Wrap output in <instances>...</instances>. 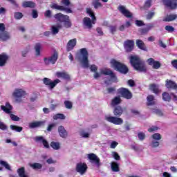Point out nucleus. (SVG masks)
I'll return each instance as SVG.
<instances>
[{
	"instance_id": "nucleus-1",
	"label": "nucleus",
	"mask_w": 177,
	"mask_h": 177,
	"mask_svg": "<svg viewBox=\"0 0 177 177\" xmlns=\"http://www.w3.org/2000/svg\"><path fill=\"white\" fill-rule=\"evenodd\" d=\"M127 110V108H122V106L118 105L113 109V115L115 116L105 115V121L114 124V125H122L124 124V120L120 118L124 114V112Z\"/></svg>"
},
{
	"instance_id": "nucleus-2",
	"label": "nucleus",
	"mask_w": 177,
	"mask_h": 177,
	"mask_svg": "<svg viewBox=\"0 0 177 177\" xmlns=\"http://www.w3.org/2000/svg\"><path fill=\"white\" fill-rule=\"evenodd\" d=\"M130 63L135 70L140 71V73H146L147 71L145 62L140 60V58L138 56L131 55L130 57Z\"/></svg>"
},
{
	"instance_id": "nucleus-3",
	"label": "nucleus",
	"mask_w": 177,
	"mask_h": 177,
	"mask_svg": "<svg viewBox=\"0 0 177 177\" xmlns=\"http://www.w3.org/2000/svg\"><path fill=\"white\" fill-rule=\"evenodd\" d=\"M110 64L112 68L120 74L126 75V74L129 73L128 66L125 64L117 61L115 59H111Z\"/></svg>"
},
{
	"instance_id": "nucleus-4",
	"label": "nucleus",
	"mask_w": 177,
	"mask_h": 177,
	"mask_svg": "<svg viewBox=\"0 0 177 177\" xmlns=\"http://www.w3.org/2000/svg\"><path fill=\"white\" fill-rule=\"evenodd\" d=\"M80 55L82 56L81 63L85 68H88L89 67V54L88 53V50L86 48H83L80 49Z\"/></svg>"
},
{
	"instance_id": "nucleus-5",
	"label": "nucleus",
	"mask_w": 177,
	"mask_h": 177,
	"mask_svg": "<svg viewBox=\"0 0 177 177\" xmlns=\"http://www.w3.org/2000/svg\"><path fill=\"white\" fill-rule=\"evenodd\" d=\"M118 95H120L124 99H127V100H129L133 97V95L132 94V92L129 91V89L125 88V87H121L118 89Z\"/></svg>"
},
{
	"instance_id": "nucleus-6",
	"label": "nucleus",
	"mask_w": 177,
	"mask_h": 177,
	"mask_svg": "<svg viewBox=\"0 0 177 177\" xmlns=\"http://www.w3.org/2000/svg\"><path fill=\"white\" fill-rule=\"evenodd\" d=\"M8 39H10V35H9V32L5 31V24H0V41L5 42Z\"/></svg>"
},
{
	"instance_id": "nucleus-7",
	"label": "nucleus",
	"mask_w": 177,
	"mask_h": 177,
	"mask_svg": "<svg viewBox=\"0 0 177 177\" xmlns=\"http://www.w3.org/2000/svg\"><path fill=\"white\" fill-rule=\"evenodd\" d=\"M57 59H59V53H57V52L55 51L53 53V54L48 57H44V63L46 64V66H49V64H55L56 62H57Z\"/></svg>"
},
{
	"instance_id": "nucleus-8",
	"label": "nucleus",
	"mask_w": 177,
	"mask_h": 177,
	"mask_svg": "<svg viewBox=\"0 0 177 177\" xmlns=\"http://www.w3.org/2000/svg\"><path fill=\"white\" fill-rule=\"evenodd\" d=\"M136 25L137 26V27H142L141 28L138 29V32H140L141 35H145L147 34V32H149V31L151 30L152 27L150 25L145 24V23H136Z\"/></svg>"
},
{
	"instance_id": "nucleus-9",
	"label": "nucleus",
	"mask_w": 177,
	"mask_h": 177,
	"mask_svg": "<svg viewBox=\"0 0 177 177\" xmlns=\"http://www.w3.org/2000/svg\"><path fill=\"white\" fill-rule=\"evenodd\" d=\"M43 82L44 85L48 86L49 89H53V88H55V86H56L57 84H59L60 80L56 79L53 82L52 80L48 77H44L43 79Z\"/></svg>"
},
{
	"instance_id": "nucleus-10",
	"label": "nucleus",
	"mask_w": 177,
	"mask_h": 177,
	"mask_svg": "<svg viewBox=\"0 0 177 177\" xmlns=\"http://www.w3.org/2000/svg\"><path fill=\"white\" fill-rule=\"evenodd\" d=\"M76 172L80 174V175H84L88 171V165L85 162H80L76 165L75 168Z\"/></svg>"
},
{
	"instance_id": "nucleus-11",
	"label": "nucleus",
	"mask_w": 177,
	"mask_h": 177,
	"mask_svg": "<svg viewBox=\"0 0 177 177\" xmlns=\"http://www.w3.org/2000/svg\"><path fill=\"white\" fill-rule=\"evenodd\" d=\"M118 10L123 15L124 17L127 19L132 18L133 14L129 11V10L127 9L125 6L120 5L118 8Z\"/></svg>"
},
{
	"instance_id": "nucleus-12",
	"label": "nucleus",
	"mask_w": 177,
	"mask_h": 177,
	"mask_svg": "<svg viewBox=\"0 0 177 177\" xmlns=\"http://www.w3.org/2000/svg\"><path fill=\"white\" fill-rule=\"evenodd\" d=\"M162 2L169 9L172 10L177 9V0H162Z\"/></svg>"
},
{
	"instance_id": "nucleus-13",
	"label": "nucleus",
	"mask_w": 177,
	"mask_h": 177,
	"mask_svg": "<svg viewBox=\"0 0 177 177\" xmlns=\"http://www.w3.org/2000/svg\"><path fill=\"white\" fill-rule=\"evenodd\" d=\"M51 9H55L56 10H61L62 12H66V13H73V10H71L68 8H66L63 6H59L57 3H53L50 5Z\"/></svg>"
},
{
	"instance_id": "nucleus-14",
	"label": "nucleus",
	"mask_w": 177,
	"mask_h": 177,
	"mask_svg": "<svg viewBox=\"0 0 177 177\" xmlns=\"http://www.w3.org/2000/svg\"><path fill=\"white\" fill-rule=\"evenodd\" d=\"M101 74H103L104 75H109L113 82H117V75H115V73H114L111 69L107 68L102 70L101 71Z\"/></svg>"
},
{
	"instance_id": "nucleus-15",
	"label": "nucleus",
	"mask_w": 177,
	"mask_h": 177,
	"mask_svg": "<svg viewBox=\"0 0 177 177\" xmlns=\"http://www.w3.org/2000/svg\"><path fill=\"white\" fill-rule=\"evenodd\" d=\"M134 46L135 41H133V40L127 39L124 43V48L127 53L132 52Z\"/></svg>"
},
{
	"instance_id": "nucleus-16",
	"label": "nucleus",
	"mask_w": 177,
	"mask_h": 177,
	"mask_svg": "<svg viewBox=\"0 0 177 177\" xmlns=\"http://www.w3.org/2000/svg\"><path fill=\"white\" fill-rule=\"evenodd\" d=\"M12 96L15 97L16 102H21V97H23V96H26V91L22 89H16L12 93Z\"/></svg>"
},
{
	"instance_id": "nucleus-17",
	"label": "nucleus",
	"mask_w": 177,
	"mask_h": 177,
	"mask_svg": "<svg viewBox=\"0 0 177 177\" xmlns=\"http://www.w3.org/2000/svg\"><path fill=\"white\" fill-rule=\"evenodd\" d=\"M77 46V39H72L69 40L66 44V52H71Z\"/></svg>"
},
{
	"instance_id": "nucleus-18",
	"label": "nucleus",
	"mask_w": 177,
	"mask_h": 177,
	"mask_svg": "<svg viewBox=\"0 0 177 177\" xmlns=\"http://www.w3.org/2000/svg\"><path fill=\"white\" fill-rule=\"evenodd\" d=\"M46 121H35L33 122L29 123V128L30 129H34L35 128H41V127H45V123Z\"/></svg>"
},
{
	"instance_id": "nucleus-19",
	"label": "nucleus",
	"mask_w": 177,
	"mask_h": 177,
	"mask_svg": "<svg viewBox=\"0 0 177 177\" xmlns=\"http://www.w3.org/2000/svg\"><path fill=\"white\" fill-rule=\"evenodd\" d=\"M88 158L90 160L91 162H94L97 165V167L100 166V159L96 154L95 153H89L88 154Z\"/></svg>"
},
{
	"instance_id": "nucleus-20",
	"label": "nucleus",
	"mask_w": 177,
	"mask_h": 177,
	"mask_svg": "<svg viewBox=\"0 0 177 177\" xmlns=\"http://www.w3.org/2000/svg\"><path fill=\"white\" fill-rule=\"evenodd\" d=\"M58 133L62 139H67L68 137V133L63 126H59L58 127Z\"/></svg>"
},
{
	"instance_id": "nucleus-21",
	"label": "nucleus",
	"mask_w": 177,
	"mask_h": 177,
	"mask_svg": "<svg viewBox=\"0 0 177 177\" xmlns=\"http://www.w3.org/2000/svg\"><path fill=\"white\" fill-rule=\"evenodd\" d=\"M1 109L4 111V113H6V114H10V113H12V110H13V106L10 105V103L7 102H6V106H1Z\"/></svg>"
},
{
	"instance_id": "nucleus-22",
	"label": "nucleus",
	"mask_w": 177,
	"mask_h": 177,
	"mask_svg": "<svg viewBox=\"0 0 177 177\" xmlns=\"http://www.w3.org/2000/svg\"><path fill=\"white\" fill-rule=\"evenodd\" d=\"M8 60H9V56H8V55L0 54V67H3L6 66Z\"/></svg>"
},
{
	"instance_id": "nucleus-23",
	"label": "nucleus",
	"mask_w": 177,
	"mask_h": 177,
	"mask_svg": "<svg viewBox=\"0 0 177 177\" xmlns=\"http://www.w3.org/2000/svg\"><path fill=\"white\" fill-rule=\"evenodd\" d=\"M56 76L57 78H62L66 81H70L71 79L70 75L67 72H57Z\"/></svg>"
},
{
	"instance_id": "nucleus-24",
	"label": "nucleus",
	"mask_w": 177,
	"mask_h": 177,
	"mask_svg": "<svg viewBox=\"0 0 177 177\" xmlns=\"http://www.w3.org/2000/svg\"><path fill=\"white\" fill-rule=\"evenodd\" d=\"M166 88L167 89H177V84L175 82L169 80H166V84H165Z\"/></svg>"
},
{
	"instance_id": "nucleus-25",
	"label": "nucleus",
	"mask_w": 177,
	"mask_h": 177,
	"mask_svg": "<svg viewBox=\"0 0 177 177\" xmlns=\"http://www.w3.org/2000/svg\"><path fill=\"white\" fill-rule=\"evenodd\" d=\"M36 142H41L42 145L44 146L46 149H49V143L48 141L44 138L42 136H37L35 138Z\"/></svg>"
},
{
	"instance_id": "nucleus-26",
	"label": "nucleus",
	"mask_w": 177,
	"mask_h": 177,
	"mask_svg": "<svg viewBox=\"0 0 177 177\" xmlns=\"http://www.w3.org/2000/svg\"><path fill=\"white\" fill-rule=\"evenodd\" d=\"M136 46L139 49H141V50H145V52H147V47H146V44H145V42L142 41L141 39H137L136 40Z\"/></svg>"
},
{
	"instance_id": "nucleus-27",
	"label": "nucleus",
	"mask_w": 177,
	"mask_h": 177,
	"mask_svg": "<svg viewBox=\"0 0 177 177\" xmlns=\"http://www.w3.org/2000/svg\"><path fill=\"white\" fill-rule=\"evenodd\" d=\"M121 102H122L121 97L115 96L112 99L111 104V106H119L118 104H121Z\"/></svg>"
},
{
	"instance_id": "nucleus-28",
	"label": "nucleus",
	"mask_w": 177,
	"mask_h": 177,
	"mask_svg": "<svg viewBox=\"0 0 177 177\" xmlns=\"http://www.w3.org/2000/svg\"><path fill=\"white\" fill-rule=\"evenodd\" d=\"M177 19V14H170L167 15L163 21H174V20H176Z\"/></svg>"
},
{
	"instance_id": "nucleus-29",
	"label": "nucleus",
	"mask_w": 177,
	"mask_h": 177,
	"mask_svg": "<svg viewBox=\"0 0 177 177\" xmlns=\"http://www.w3.org/2000/svg\"><path fill=\"white\" fill-rule=\"evenodd\" d=\"M151 0L145 1L144 6L140 7V10H147L148 9H150V8H151Z\"/></svg>"
},
{
	"instance_id": "nucleus-30",
	"label": "nucleus",
	"mask_w": 177,
	"mask_h": 177,
	"mask_svg": "<svg viewBox=\"0 0 177 177\" xmlns=\"http://www.w3.org/2000/svg\"><path fill=\"white\" fill-rule=\"evenodd\" d=\"M147 106H154L155 102H154V97L151 95H149L147 96Z\"/></svg>"
},
{
	"instance_id": "nucleus-31",
	"label": "nucleus",
	"mask_w": 177,
	"mask_h": 177,
	"mask_svg": "<svg viewBox=\"0 0 177 177\" xmlns=\"http://www.w3.org/2000/svg\"><path fill=\"white\" fill-rule=\"evenodd\" d=\"M111 168L113 172H120V165L116 162H112L111 163Z\"/></svg>"
},
{
	"instance_id": "nucleus-32",
	"label": "nucleus",
	"mask_w": 177,
	"mask_h": 177,
	"mask_svg": "<svg viewBox=\"0 0 177 177\" xmlns=\"http://www.w3.org/2000/svg\"><path fill=\"white\" fill-rule=\"evenodd\" d=\"M23 8H35V3L32 1H24L22 3Z\"/></svg>"
},
{
	"instance_id": "nucleus-33",
	"label": "nucleus",
	"mask_w": 177,
	"mask_h": 177,
	"mask_svg": "<svg viewBox=\"0 0 177 177\" xmlns=\"http://www.w3.org/2000/svg\"><path fill=\"white\" fill-rule=\"evenodd\" d=\"M17 174L19 177H28V176L26 175V169L24 167L18 169Z\"/></svg>"
},
{
	"instance_id": "nucleus-34",
	"label": "nucleus",
	"mask_w": 177,
	"mask_h": 177,
	"mask_svg": "<svg viewBox=\"0 0 177 177\" xmlns=\"http://www.w3.org/2000/svg\"><path fill=\"white\" fill-rule=\"evenodd\" d=\"M162 97L164 100V102H171V100L172 97H171V95L167 92H164L162 94Z\"/></svg>"
},
{
	"instance_id": "nucleus-35",
	"label": "nucleus",
	"mask_w": 177,
	"mask_h": 177,
	"mask_svg": "<svg viewBox=\"0 0 177 177\" xmlns=\"http://www.w3.org/2000/svg\"><path fill=\"white\" fill-rule=\"evenodd\" d=\"M41 43H37L35 46V50L36 56H41Z\"/></svg>"
},
{
	"instance_id": "nucleus-36",
	"label": "nucleus",
	"mask_w": 177,
	"mask_h": 177,
	"mask_svg": "<svg viewBox=\"0 0 177 177\" xmlns=\"http://www.w3.org/2000/svg\"><path fill=\"white\" fill-rule=\"evenodd\" d=\"M50 147L54 150H59L60 149V142L53 141L50 144Z\"/></svg>"
},
{
	"instance_id": "nucleus-37",
	"label": "nucleus",
	"mask_w": 177,
	"mask_h": 177,
	"mask_svg": "<svg viewBox=\"0 0 177 177\" xmlns=\"http://www.w3.org/2000/svg\"><path fill=\"white\" fill-rule=\"evenodd\" d=\"M92 4L95 9H99L100 8H103V4H102V3L98 1V0H94Z\"/></svg>"
},
{
	"instance_id": "nucleus-38",
	"label": "nucleus",
	"mask_w": 177,
	"mask_h": 177,
	"mask_svg": "<svg viewBox=\"0 0 177 177\" xmlns=\"http://www.w3.org/2000/svg\"><path fill=\"white\" fill-rule=\"evenodd\" d=\"M10 128L12 129V131H15L16 132H21V131H23V128L17 125L11 124Z\"/></svg>"
},
{
	"instance_id": "nucleus-39",
	"label": "nucleus",
	"mask_w": 177,
	"mask_h": 177,
	"mask_svg": "<svg viewBox=\"0 0 177 177\" xmlns=\"http://www.w3.org/2000/svg\"><path fill=\"white\" fill-rule=\"evenodd\" d=\"M86 12L88 15L91 17L93 21H96V17H95V14L93 13V11L91 8H87Z\"/></svg>"
},
{
	"instance_id": "nucleus-40",
	"label": "nucleus",
	"mask_w": 177,
	"mask_h": 177,
	"mask_svg": "<svg viewBox=\"0 0 177 177\" xmlns=\"http://www.w3.org/2000/svg\"><path fill=\"white\" fill-rule=\"evenodd\" d=\"M30 167L32 169H42V164L38 162L31 164Z\"/></svg>"
},
{
	"instance_id": "nucleus-41",
	"label": "nucleus",
	"mask_w": 177,
	"mask_h": 177,
	"mask_svg": "<svg viewBox=\"0 0 177 177\" xmlns=\"http://www.w3.org/2000/svg\"><path fill=\"white\" fill-rule=\"evenodd\" d=\"M66 116L63 113H57L54 115L53 120H65Z\"/></svg>"
},
{
	"instance_id": "nucleus-42",
	"label": "nucleus",
	"mask_w": 177,
	"mask_h": 177,
	"mask_svg": "<svg viewBox=\"0 0 177 177\" xmlns=\"http://www.w3.org/2000/svg\"><path fill=\"white\" fill-rule=\"evenodd\" d=\"M116 91H117V88H115V86L109 87L106 88V92L109 95H114V93H115Z\"/></svg>"
},
{
	"instance_id": "nucleus-43",
	"label": "nucleus",
	"mask_w": 177,
	"mask_h": 177,
	"mask_svg": "<svg viewBox=\"0 0 177 177\" xmlns=\"http://www.w3.org/2000/svg\"><path fill=\"white\" fill-rule=\"evenodd\" d=\"M64 104L65 105L66 109H68V110L73 109V102L68 100H66L64 102Z\"/></svg>"
},
{
	"instance_id": "nucleus-44",
	"label": "nucleus",
	"mask_w": 177,
	"mask_h": 177,
	"mask_svg": "<svg viewBox=\"0 0 177 177\" xmlns=\"http://www.w3.org/2000/svg\"><path fill=\"white\" fill-rule=\"evenodd\" d=\"M147 62L149 66H153V68H156V60L154 59L149 58Z\"/></svg>"
},
{
	"instance_id": "nucleus-45",
	"label": "nucleus",
	"mask_w": 177,
	"mask_h": 177,
	"mask_svg": "<svg viewBox=\"0 0 177 177\" xmlns=\"http://www.w3.org/2000/svg\"><path fill=\"white\" fill-rule=\"evenodd\" d=\"M60 28V26H52V34L53 35H56V34H59V30Z\"/></svg>"
},
{
	"instance_id": "nucleus-46",
	"label": "nucleus",
	"mask_w": 177,
	"mask_h": 177,
	"mask_svg": "<svg viewBox=\"0 0 177 177\" xmlns=\"http://www.w3.org/2000/svg\"><path fill=\"white\" fill-rule=\"evenodd\" d=\"M62 23H69L70 22V17L68 15H63V17L61 18Z\"/></svg>"
},
{
	"instance_id": "nucleus-47",
	"label": "nucleus",
	"mask_w": 177,
	"mask_h": 177,
	"mask_svg": "<svg viewBox=\"0 0 177 177\" xmlns=\"http://www.w3.org/2000/svg\"><path fill=\"white\" fill-rule=\"evenodd\" d=\"M14 17L17 20H20V19L23 18V13L19 12H15L14 13Z\"/></svg>"
},
{
	"instance_id": "nucleus-48",
	"label": "nucleus",
	"mask_w": 177,
	"mask_h": 177,
	"mask_svg": "<svg viewBox=\"0 0 177 177\" xmlns=\"http://www.w3.org/2000/svg\"><path fill=\"white\" fill-rule=\"evenodd\" d=\"M139 140L143 141L146 139V134L143 132H140L138 133Z\"/></svg>"
},
{
	"instance_id": "nucleus-49",
	"label": "nucleus",
	"mask_w": 177,
	"mask_h": 177,
	"mask_svg": "<svg viewBox=\"0 0 177 177\" xmlns=\"http://www.w3.org/2000/svg\"><path fill=\"white\" fill-rule=\"evenodd\" d=\"M93 26H92V23H84L83 24V28H84V30H91V28H92Z\"/></svg>"
},
{
	"instance_id": "nucleus-50",
	"label": "nucleus",
	"mask_w": 177,
	"mask_h": 177,
	"mask_svg": "<svg viewBox=\"0 0 177 177\" xmlns=\"http://www.w3.org/2000/svg\"><path fill=\"white\" fill-rule=\"evenodd\" d=\"M112 156H113V158L115 160H116V161H120L121 160V157L120 156L118 153H117L115 151L112 152Z\"/></svg>"
},
{
	"instance_id": "nucleus-51",
	"label": "nucleus",
	"mask_w": 177,
	"mask_h": 177,
	"mask_svg": "<svg viewBox=\"0 0 177 177\" xmlns=\"http://www.w3.org/2000/svg\"><path fill=\"white\" fill-rule=\"evenodd\" d=\"M0 164L3 165V167H5L6 169L10 170V166L6 161L1 160L0 161Z\"/></svg>"
},
{
	"instance_id": "nucleus-52",
	"label": "nucleus",
	"mask_w": 177,
	"mask_h": 177,
	"mask_svg": "<svg viewBox=\"0 0 177 177\" xmlns=\"http://www.w3.org/2000/svg\"><path fill=\"white\" fill-rule=\"evenodd\" d=\"M165 30H166V31H168L169 32H174V31H175V28L171 26H166L165 27Z\"/></svg>"
},
{
	"instance_id": "nucleus-53",
	"label": "nucleus",
	"mask_w": 177,
	"mask_h": 177,
	"mask_svg": "<svg viewBox=\"0 0 177 177\" xmlns=\"http://www.w3.org/2000/svg\"><path fill=\"white\" fill-rule=\"evenodd\" d=\"M44 16L48 19H50V17H52V11L50 10H46L44 12Z\"/></svg>"
},
{
	"instance_id": "nucleus-54",
	"label": "nucleus",
	"mask_w": 177,
	"mask_h": 177,
	"mask_svg": "<svg viewBox=\"0 0 177 177\" xmlns=\"http://www.w3.org/2000/svg\"><path fill=\"white\" fill-rule=\"evenodd\" d=\"M10 118H11L12 121H20V118L15 114H10Z\"/></svg>"
},
{
	"instance_id": "nucleus-55",
	"label": "nucleus",
	"mask_w": 177,
	"mask_h": 177,
	"mask_svg": "<svg viewBox=\"0 0 177 177\" xmlns=\"http://www.w3.org/2000/svg\"><path fill=\"white\" fill-rule=\"evenodd\" d=\"M54 17L58 21H61L62 17H63V14H62V13L55 14Z\"/></svg>"
},
{
	"instance_id": "nucleus-56",
	"label": "nucleus",
	"mask_w": 177,
	"mask_h": 177,
	"mask_svg": "<svg viewBox=\"0 0 177 177\" xmlns=\"http://www.w3.org/2000/svg\"><path fill=\"white\" fill-rule=\"evenodd\" d=\"M127 84L131 86V88H133V86H136V84L135 83V81L133 80H129L127 81Z\"/></svg>"
},
{
	"instance_id": "nucleus-57",
	"label": "nucleus",
	"mask_w": 177,
	"mask_h": 177,
	"mask_svg": "<svg viewBox=\"0 0 177 177\" xmlns=\"http://www.w3.org/2000/svg\"><path fill=\"white\" fill-rule=\"evenodd\" d=\"M56 127V124L55 123H52L50 124H49L47 127V131L48 132H52V129H53V128H55Z\"/></svg>"
},
{
	"instance_id": "nucleus-58",
	"label": "nucleus",
	"mask_w": 177,
	"mask_h": 177,
	"mask_svg": "<svg viewBox=\"0 0 177 177\" xmlns=\"http://www.w3.org/2000/svg\"><path fill=\"white\" fill-rule=\"evenodd\" d=\"M90 70L92 71V73H96L97 72V66H96L95 64H93L91 66Z\"/></svg>"
},
{
	"instance_id": "nucleus-59",
	"label": "nucleus",
	"mask_w": 177,
	"mask_h": 177,
	"mask_svg": "<svg viewBox=\"0 0 177 177\" xmlns=\"http://www.w3.org/2000/svg\"><path fill=\"white\" fill-rule=\"evenodd\" d=\"M0 129H1V131H6V129H8V126L4 124L3 122H0Z\"/></svg>"
},
{
	"instance_id": "nucleus-60",
	"label": "nucleus",
	"mask_w": 177,
	"mask_h": 177,
	"mask_svg": "<svg viewBox=\"0 0 177 177\" xmlns=\"http://www.w3.org/2000/svg\"><path fill=\"white\" fill-rule=\"evenodd\" d=\"M62 3L64 5V6H70V5H71L70 0H62Z\"/></svg>"
},
{
	"instance_id": "nucleus-61",
	"label": "nucleus",
	"mask_w": 177,
	"mask_h": 177,
	"mask_svg": "<svg viewBox=\"0 0 177 177\" xmlns=\"http://www.w3.org/2000/svg\"><path fill=\"white\" fill-rule=\"evenodd\" d=\"M150 91H152L153 93H156V84H151L149 85Z\"/></svg>"
},
{
	"instance_id": "nucleus-62",
	"label": "nucleus",
	"mask_w": 177,
	"mask_h": 177,
	"mask_svg": "<svg viewBox=\"0 0 177 177\" xmlns=\"http://www.w3.org/2000/svg\"><path fill=\"white\" fill-rule=\"evenodd\" d=\"M152 138L153 139V140L151 144V147H156V133L152 135Z\"/></svg>"
},
{
	"instance_id": "nucleus-63",
	"label": "nucleus",
	"mask_w": 177,
	"mask_h": 177,
	"mask_svg": "<svg viewBox=\"0 0 177 177\" xmlns=\"http://www.w3.org/2000/svg\"><path fill=\"white\" fill-rule=\"evenodd\" d=\"M155 15L154 12H148L147 15V19H148L149 20H150V19H151V17H153Z\"/></svg>"
},
{
	"instance_id": "nucleus-64",
	"label": "nucleus",
	"mask_w": 177,
	"mask_h": 177,
	"mask_svg": "<svg viewBox=\"0 0 177 177\" xmlns=\"http://www.w3.org/2000/svg\"><path fill=\"white\" fill-rule=\"evenodd\" d=\"M171 65L173 66V67L174 68H176L177 70V59H174V60L171 61Z\"/></svg>"
}]
</instances>
